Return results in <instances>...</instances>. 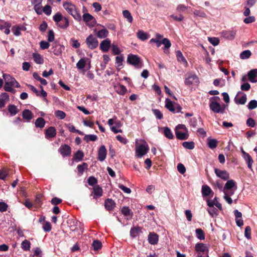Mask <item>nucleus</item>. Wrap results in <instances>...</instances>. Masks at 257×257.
Here are the masks:
<instances>
[{
    "mask_svg": "<svg viewBox=\"0 0 257 257\" xmlns=\"http://www.w3.org/2000/svg\"><path fill=\"white\" fill-rule=\"evenodd\" d=\"M165 106L173 113H178L181 110V107L179 105H174L172 101L169 98H166L165 100Z\"/></svg>",
    "mask_w": 257,
    "mask_h": 257,
    "instance_id": "7",
    "label": "nucleus"
},
{
    "mask_svg": "<svg viewBox=\"0 0 257 257\" xmlns=\"http://www.w3.org/2000/svg\"><path fill=\"white\" fill-rule=\"evenodd\" d=\"M176 57L177 60L179 62L182 63L183 64L185 65L187 64V62L186 59L183 56L182 52L178 50L176 51Z\"/></svg>",
    "mask_w": 257,
    "mask_h": 257,
    "instance_id": "35",
    "label": "nucleus"
},
{
    "mask_svg": "<svg viewBox=\"0 0 257 257\" xmlns=\"http://www.w3.org/2000/svg\"><path fill=\"white\" fill-rule=\"evenodd\" d=\"M114 88L116 92L120 95H123L126 91V87L122 85H117Z\"/></svg>",
    "mask_w": 257,
    "mask_h": 257,
    "instance_id": "36",
    "label": "nucleus"
},
{
    "mask_svg": "<svg viewBox=\"0 0 257 257\" xmlns=\"http://www.w3.org/2000/svg\"><path fill=\"white\" fill-rule=\"evenodd\" d=\"M9 100V95L7 93H2L0 95V108L5 106L7 101Z\"/></svg>",
    "mask_w": 257,
    "mask_h": 257,
    "instance_id": "24",
    "label": "nucleus"
},
{
    "mask_svg": "<svg viewBox=\"0 0 257 257\" xmlns=\"http://www.w3.org/2000/svg\"><path fill=\"white\" fill-rule=\"evenodd\" d=\"M163 44L165 46L164 48V53L168 54L169 53V50H168L171 46V43L170 41V40L167 38H164L163 39L162 41H161V44Z\"/></svg>",
    "mask_w": 257,
    "mask_h": 257,
    "instance_id": "28",
    "label": "nucleus"
},
{
    "mask_svg": "<svg viewBox=\"0 0 257 257\" xmlns=\"http://www.w3.org/2000/svg\"><path fill=\"white\" fill-rule=\"evenodd\" d=\"M84 157L83 153L81 151H78L75 154L74 156V159L75 160H77L78 161H80L82 160L83 158Z\"/></svg>",
    "mask_w": 257,
    "mask_h": 257,
    "instance_id": "52",
    "label": "nucleus"
},
{
    "mask_svg": "<svg viewBox=\"0 0 257 257\" xmlns=\"http://www.w3.org/2000/svg\"><path fill=\"white\" fill-rule=\"evenodd\" d=\"M115 205V202L111 199H107L105 201V207L107 210H112L114 208Z\"/></svg>",
    "mask_w": 257,
    "mask_h": 257,
    "instance_id": "29",
    "label": "nucleus"
},
{
    "mask_svg": "<svg viewBox=\"0 0 257 257\" xmlns=\"http://www.w3.org/2000/svg\"><path fill=\"white\" fill-rule=\"evenodd\" d=\"M201 192L202 196L205 197L209 196L212 191L209 186L204 185L202 186Z\"/></svg>",
    "mask_w": 257,
    "mask_h": 257,
    "instance_id": "32",
    "label": "nucleus"
},
{
    "mask_svg": "<svg viewBox=\"0 0 257 257\" xmlns=\"http://www.w3.org/2000/svg\"><path fill=\"white\" fill-rule=\"evenodd\" d=\"M53 20L56 23V25L61 29H66L69 25L68 19L66 17H64L60 13H57L53 16Z\"/></svg>",
    "mask_w": 257,
    "mask_h": 257,
    "instance_id": "5",
    "label": "nucleus"
},
{
    "mask_svg": "<svg viewBox=\"0 0 257 257\" xmlns=\"http://www.w3.org/2000/svg\"><path fill=\"white\" fill-rule=\"evenodd\" d=\"M56 135V130L53 126L48 127L45 132V137L47 139L54 138Z\"/></svg>",
    "mask_w": 257,
    "mask_h": 257,
    "instance_id": "22",
    "label": "nucleus"
},
{
    "mask_svg": "<svg viewBox=\"0 0 257 257\" xmlns=\"http://www.w3.org/2000/svg\"><path fill=\"white\" fill-rule=\"evenodd\" d=\"M112 52L114 55H118L120 53V50L118 46L114 43L111 45Z\"/></svg>",
    "mask_w": 257,
    "mask_h": 257,
    "instance_id": "48",
    "label": "nucleus"
},
{
    "mask_svg": "<svg viewBox=\"0 0 257 257\" xmlns=\"http://www.w3.org/2000/svg\"><path fill=\"white\" fill-rule=\"evenodd\" d=\"M137 37L139 39L142 41H145L148 38L147 34L143 31H139L137 33Z\"/></svg>",
    "mask_w": 257,
    "mask_h": 257,
    "instance_id": "45",
    "label": "nucleus"
},
{
    "mask_svg": "<svg viewBox=\"0 0 257 257\" xmlns=\"http://www.w3.org/2000/svg\"><path fill=\"white\" fill-rule=\"evenodd\" d=\"M92 247L95 250L100 249L101 247V243L98 240H94L92 243Z\"/></svg>",
    "mask_w": 257,
    "mask_h": 257,
    "instance_id": "58",
    "label": "nucleus"
},
{
    "mask_svg": "<svg viewBox=\"0 0 257 257\" xmlns=\"http://www.w3.org/2000/svg\"><path fill=\"white\" fill-rule=\"evenodd\" d=\"M249 81L251 83L257 82V69H252L247 73Z\"/></svg>",
    "mask_w": 257,
    "mask_h": 257,
    "instance_id": "20",
    "label": "nucleus"
},
{
    "mask_svg": "<svg viewBox=\"0 0 257 257\" xmlns=\"http://www.w3.org/2000/svg\"><path fill=\"white\" fill-rule=\"evenodd\" d=\"M97 139V137L95 135H86L84 137V140L87 142L89 141H95Z\"/></svg>",
    "mask_w": 257,
    "mask_h": 257,
    "instance_id": "43",
    "label": "nucleus"
},
{
    "mask_svg": "<svg viewBox=\"0 0 257 257\" xmlns=\"http://www.w3.org/2000/svg\"><path fill=\"white\" fill-rule=\"evenodd\" d=\"M30 245L31 243L30 241L26 239L24 240L21 244L22 248H23V250L26 251L30 250Z\"/></svg>",
    "mask_w": 257,
    "mask_h": 257,
    "instance_id": "50",
    "label": "nucleus"
},
{
    "mask_svg": "<svg viewBox=\"0 0 257 257\" xmlns=\"http://www.w3.org/2000/svg\"><path fill=\"white\" fill-rule=\"evenodd\" d=\"M55 115L57 118H58L60 119H64L66 116L65 113L64 111H61V110L55 111Z\"/></svg>",
    "mask_w": 257,
    "mask_h": 257,
    "instance_id": "54",
    "label": "nucleus"
},
{
    "mask_svg": "<svg viewBox=\"0 0 257 257\" xmlns=\"http://www.w3.org/2000/svg\"><path fill=\"white\" fill-rule=\"evenodd\" d=\"M3 77L5 81L4 85L5 90L7 92H11L14 93L15 92V90L13 88V87L15 86L17 88L19 87L20 85L19 83L14 77H12L9 74H3Z\"/></svg>",
    "mask_w": 257,
    "mask_h": 257,
    "instance_id": "2",
    "label": "nucleus"
},
{
    "mask_svg": "<svg viewBox=\"0 0 257 257\" xmlns=\"http://www.w3.org/2000/svg\"><path fill=\"white\" fill-rule=\"evenodd\" d=\"M199 83V79L194 74L190 75L185 80V84L190 86L192 84L197 85Z\"/></svg>",
    "mask_w": 257,
    "mask_h": 257,
    "instance_id": "13",
    "label": "nucleus"
},
{
    "mask_svg": "<svg viewBox=\"0 0 257 257\" xmlns=\"http://www.w3.org/2000/svg\"><path fill=\"white\" fill-rule=\"evenodd\" d=\"M34 9L38 15H41L43 13V9L41 5H35V6H34Z\"/></svg>",
    "mask_w": 257,
    "mask_h": 257,
    "instance_id": "59",
    "label": "nucleus"
},
{
    "mask_svg": "<svg viewBox=\"0 0 257 257\" xmlns=\"http://www.w3.org/2000/svg\"><path fill=\"white\" fill-rule=\"evenodd\" d=\"M251 53L250 50H245L242 52L240 54V58L241 59H246L251 56Z\"/></svg>",
    "mask_w": 257,
    "mask_h": 257,
    "instance_id": "44",
    "label": "nucleus"
},
{
    "mask_svg": "<svg viewBox=\"0 0 257 257\" xmlns=\"http://www.w3.org/2000/svg\"><path fill=\"white\" fill-rule=\"evenodd\" d=\"M237 31L234 29L224 31L221 32V36L228 40H233L236 36Z\"/></svg>",
    "mask_w": 257,
    "mask_h": 257,
    "instance_id": "11",
    "label": "nucleus"
},
{
    "mask_svg": "<svg viewBox=\"0 0 257 257\" xmlns=\"http://www.w3.org/2000/svg\"><path fill=\"white\" fill-rule=\"evenodd\" d=\"M93 193L94 196L95 197H100L102 195V189L99 187H95L93 189Z\"/></svg>",
    "mask_w": 257,
    "mask_h": 257,
    "instance_id": "53",
    "label": "nucleus"
},
{
    "mask_svg": "<svg viewBox=\"0 0 257 257\" xmlns=\"http://www.w3.org/2000/svg\"><path fill=\"white\" fill-rule=\"evenodd\" d=\"M208 41L214 46L218 45L219 43V39L215 37L208 38Z\"/></svg>",
    "mask_w": 257,
    "mask_h": 257,
    "instance_id": "60",
    "label": "nucleus"
},
{
    "mask_svg": "<svg viewBox=\"0 0 257 257\" xmlns=\"http://www.w3.org/2000/svg\"><path fill=\"white\" fill-rule=\"evenodd\" d=\"M175 134L177 138L181 140H187L189 137L188 131L184 124H178L176 126Z\"/></svg>",
    "mask_w": 257,
    "mask_h": 257,
    "instance_id": "6",
    "label": "nucleus"
},
{
    "mask_svg": "<svg viewBox=\"0 0 257 257\" xmlns=\"http://www.w3.org/2000/svg\"><path fill=\"white\" fill-rule=\"evenodd\" d=\"M87 164L85 163H83L82 164L79 165L77 166L78 171L80 173L82 174L84 170L87 169Z\"/></svg>",
    "mask_w": 257,
    "mask_h": 257,
    "instance_id": "57",
    "label": "nucleus"
},
{
    "mask_svg": "<svg viewBox=\"0 0 257 257\" xmlns=\"http://www.w3.org/2000/svg\"><path fill=\"white\" fill-rule=\"evenodd\" d=\"M148 241L151 244H156L158 241V236L155 233H150L148 235Z\"/></svg>",
    "mask_w": 257,
    "mask_h": 257,
    "instance_id": "25",
    "label": "nucleus"
},
{
    "mask_svg": "<svg viewBox=\"0 0 257 257\" xmlns=\"http://www.w3.org/2000/svg\"><path fill=\"white\" fill-rule=\"evenodd\" d=\"M141 231V228L139 227H135L131 228L130 235L133 237H137Z\"/></svg>",
    "mask_w": 257,
    "mask_h": 257,
    "instance_id": "37",
    "label": "nucleus"
},
{
    "mask_svg": "<svg viewBox=\"0 0 257 257\" xmlns=\"http://www.w3.org/2000/svg\"><path fill=\"white\" fill-rule=\"evenodd\" d=\"M87 59L85 58H81L76 64V67L78 69H82L84 68Z\"/></svg>",
    "mask_w": 257,
    "mask_h": 257,
    "instance_id": "38",
    "label": "nucleus"
},
{
    "mask_svg": "<svg viewBox=\"0 0 257 257\" xmlns=\"http://www.w3.org/2000/svg\"><path fill=\"white\" fill-rule=\"evenodd\" d=\"M257 107V101L255 100H251L247 105L249 109H253Z\"/></svg>",
    "mask_w": 257,
    "mask_h": 257,
    "instance_id": "56",
    "label": "nucleus"
},
{
    "mask_svg": "<svg viewBox=\"0 0 257 257\" xmlns=\"http://www.w3.org/2000/svg\"><path fill=\"white\" fill-rule=\"evenodd\" d=\"M64 48L62 45L59 44H55L52 48V52L54 55L58 56L60 55Z\"/></svg>",
    "mask_w": 257,
    "mask_h": 257,
    "instance_id": "26",
    "label": "nucleus"
},
{
    "mask_svg": "<svg viewBox=\"0 0 257 257\" xmlns=\"http://www.w3.org/2000/svg\"><path fill=\"white\" fill-rule=\"evenodd\" d=\"M255 21V18L254 16H249L243 20V22L245 24H248L252 23Z\"/></svg>",
    "mask_w": 257,
    "mask_h": 257,
    "instance_id": "62",
    "label": "nucleus"
},
{
    "mask_svg": "<svg viewBox=\"0 0 257 257\" xmlns=\"http://www.w3.org/2000/svg\"><path fill=\"white\" fill-rule=\"evenodd\" d=\"M111 41L108 39H105L100 44V49L103 52H107L111 46Z\"/></svg>",
    "mask_w": 257,
    "mask_h": 257,
    "instance_id": "16",
    "label": "nucleus"
},
{
    "mask_svg": "<svg viewBox=\"0 0 257 257\" xmlns=\"http://www.w3.org/2000/svg\"><path fill=\"white\" fill-rule=\"evenodd\" d=\"M59 152L63 157H65L70 156L71 151V148L69 146L64 145L61 146L59 149Z\"/></svg>",
    "mask_w": 257,
    "mask_h": 257,
    "instance_id": "21",
    "label": "nucleus"
},
{
    "mask_svg": "<svg viewBox=\"0 0 257 257\" xmlns=\"http://www.w3.org/2000/svg\"><path fill=\"white\" fill-rule=\"evenodd\" d=\"M33 57L35 63L39 64H42L44 62V60L42 56L37 53L33 54Z\"/></svg>",
    "mask_w": 257,
    "mask_h": 257,
    "instance_id": "34",
    "label": "nucleus"
},
{
    "mask_svg": "<svg viewBox=\"0 0 257 257\" xmlns=\"http://www.w3.org/2000/svg\"><path fill=\"white\" fill-rule=\"evenodd\" d=\"M12 31L14 35L16 36H19L21 35V30L19 26L15 25L12 28Z\"/></svg>",
    "mask_w": 257,
    "mask_h": 257,
    "instance_id": "51",
    "label": "nucleus"
},
{
    "mask_svg": "<svg viewBox=\"0 0 257 257\" xmlns=\"http://www.w3.org/2000/svg\"><path fill=\"white\" fill-rule=\"evenodd\" d=\"M237 186L235 182L233 180H229L226 183L223 190L236 189Z\"/></svg>",
    "mask_w": 257,
    "mask_h": 257,
    "instance_id": "23",
    "label": "nucleus"
},
{
    "mask_svg": "<svg viewBox=\"0 0 257 257\" xmlns=\"http://www.w3.org/2000/svg\"><path fill=\"white\" fill-rule=\"evenodd\" d=\"M220 100L218 97H212L211 98L209 107L210 109L215 113H223L225 110V105L222 104L221 105L217 102Z\"/></svg>",
    "mask_w": 257,
    "mask_h": 257,
    "instance_id": "3",
    "label": "nucleus"
},
{
    "mask_svg": "<svg viewBox=\"0 0 257 257\" xmlns=\"http://www.w3.org/2000/svg\"><path fill=\"white\" fill-rule=\"evenodd\" d=\"M128 63L134 65L137 68H141L142 63L139 57L135 55H129L127 59Z\"/></svg>",
    "mask_w": 257,
    "mask_h": 257,
    "instance_id": "8",
    "label": "nucleus"
},
{
    "mask_svg": "<svg viewBox=\"0 0 257 257\" xmlns=\"http://www.w3.org/2000/svg\"><path fill=\"white\" fill-rule=\"evenodd\" d=\"M236 190V189L223 190L224 199L229 204L232 203V200L230 198V196L234 194V191Z\"/></svg>",
    "mask_w": 257,
    "mask_h": 257,
    "instance_id": "15",
    "label": "nucleus"
},
{
    "mask_svg": "<svg viewBox=\"0 0 257 257\" xmlns=\"http://www.w3.org/2000/svg\"><path fill=\"white\" fill-rule=\"evenodd\" d=\"M242 153L244 155V159H245L246 163L247 164L248 167L251 169L252 164L253 162V160L248 154L245 153L243 151H242Z\"/></svg>",
    "mask_w": 257,
    "mask_h": 257,
    "instance_id": "31",
    "label": "nucleus"
},
{
    "mask_svg": "<svg viewBox=\"0 0 257 257\" xmlns=\"http://www.w3.org/2000/svg\"><path fill=\"white\" fill-rule=\"evenodd\" d=\"M35 123L37 127L42 128L45 125V121L43 118L39 117L36 119Z\"/></svg>",
    "mask_w": 257,
    "mask_h": 257,
    "instance_id": "39",
    "label": "nucleus"
},
{
    "mask_svg": "<svg viewBox=\"0 0 257 257\" xmlns=\"http://www.w3.org/2000/svg\"><path fill=\"white\" fill-rule=\"evenodd\" d=\"M234 101L236 104H244L246 101V96L243 94L239 96L238 94L235 97Z\"/></svg>",
    "mask_w": 257,
    "mask_h": 257,
    "instance_id": "30",
    "label": "nucleus"
},
{
    "mask_svg": "<svg viewBox=\"0 0 257 257\" xmlns=\"http://www.w3.org/2000/svg\"><path fill=\"white\" fill-rule=\"evenodd\" d=\"M196 236L200 240L205 239V235L203 231L200 228H197L195 230Z\"/></svg>",
    "mask_w": 257,
    "mask_h": 257,
    "instance_id": "42",
    "label": "nucleus"
},
{
    "mask_svg": "<svg viewBox=\"0 0 257 257\" xmlns=\"http://www.w3.org/2000/svg\"><path fill=\"white\" fill-rule=\"evenodd\" d=\"M87 47L90 49H94L97 47L98 41L96 38L92 35H90L86 39Z\"/></svg>",
    "mask_w": 257,
    "mask_h": 257,
    "instance_id": "9",
    "label": "nucleus"
},
{
    "mask_svg": "<svg viewBox=\"0 0 257 257\" xmlns=\"http://www.w3.org/2000/svg\"><path fill=\"white\" fill-rule=\"evenodd\" d=\"M149 148L147 143L144 140H136V156L138 158H142L147 154Z\"/></svg>",
    "mask_w": 257,
    "mask_h": 257,
    "instance_id": "1",
    "label": "nucleus"
},
{
    "mask_svg": "<svg viewBox=\"0 0 257 257\" xmlns=\"http://www.w3.org/2000/svg\"><path fill=\"white\" fill-rule=\"evenodd\" d=\"M234 214L235 217V222L238 227H241L243 225V221L242 218V213L238 210L234 211Z\"/></svg>",
    "mask_w": 257,
    "mask_h": 257,
    "instance_id": "19",
    "label": "nucleus"
},
{
    "mask_svg": "<svg viewBox=\"0 0 257 257\" xmlns=\"http://www.w3.org/2000/svg\"><path fill=\"white\" fill-rule=\"evenodd\" d=\"M123 17L127 20L130 23H132L133 20V17L132 16L130 12L127 10H124L122 12Z\"/></svg>",
    "mask_w": 257,
    "mask_h": 257,
    "instance_id": "47",
    "label": "nucleus"
},
{
    "mask_svg": "<svg viewBox=\"0 0 257 257\" xmlns=\"http://www.w3.org/2000/svg\"><path fill=\"white\" fill-rule=\"evenodd\" d=\"M164 134L165 136L169 139H172L174 137V136L172 134V131L168 127H164Z\"/></svg>",
    "mask_w": 257,
    "mask_h": 257,
    "instance_id": "40",
    "label": "nucleus"
},
{
    "mask_svg": "<svg viewBox=\"0 0 257 257\" xmlns=\"http://www.w3.org/2000/svg\"><path fill=\"white\" fill-rule=\"evenodd\" d=\"M63 7L76 20L78 21L81 20V16L74 5L66 2L63 4Z\"/></svg>",
    "mask_w": 257,
    "mask_h": 257,
    "instance_id": "4",
    "label": "nucleus"
},
{
    "mask_svg": "<svg viewBox=\"0 0 257 257\" xmlns=\"http://www.w3.org/2000/svg\"><path fill=\"white\" fill-rule=\"evenodd\" d=\"M208 212L209 214L213 217H216L217 215L218 210L214 207L209 208L208 209Z\"/></svg>",
    "mask_w": 257,
    "mask_h": 257,
    "instance_id": "55",
    "label": "nucleus"
},
{
    "mask_svg": "<svg viewBox=\"0 0 257 257\" xmlns=\"http://www.w3.org/2000/svg\"><path fill=\"white\" fill-rule=\"evenodd\" d=\"M182 146L185 149L192 150L194 148V143L193 142H184L182 144Z\"/></svg>",
    "mask_w": 257,
    "mask_h": 257,
    "instance_id": "46",
    "label": "nucleus"
},
{
    "mask_svg": "<svg viewBox=\"0 0 257 257\" xmlns=\"http://www.w3.org/2000/svg\"><path fill=\"white\" fill-rule=\"evenodd\" d=\"M217 141L216 139L211 138L207 139V146L210 149H215L217 146Z\"/></svg>",
    "mask_w": 257,
    "mask_h": 257,
    "instance_id": "33",
    "label": "nucleus"
},
{
    "mask_svg": "<svg viewBox=\"0 0 257 257\" xmlns=\"http://www.w3.org/2000/svg\"><path fill=\"white\" fill-rule=\"evenodd\" d=\"M22 116L27 121L29 122L33 118V114L29 109H25L22 112Z\"/></svg>",
    "mask_w": 257,
    "mask_h": 257,
    "instance_id": "27",
    "label": "nucleus"
},
{
    "mask_svg": "<svg viewBox=\"0 0 257 257\" xmlns=\"http://www.w3.org/2000/svg\"><path fill=\"white\" fill-rule=\"evenodd\" d=\"M214 172L218 177L224 180H227L229 178V173L225 170L215 168L214 169Z\"/></svg>",
    "mask_w": 257,
    "mask_h": 257,
    "instance_id": "14",
    "label": "nucleus"
},
{
    "mask_svg": "<svg viewBox=\"0 0 257 257\" xmlns=\"http://www.w3.org/2000/svg\"><path fill=\"white\" fill-rule=\"evenodd\" d=\"M107 151L104 145L101 146L98 150V159L101 161H103L106 156Z\"/></svg>",
    "mask_w": 257,
    "mask_h": 257,
    "instance_id": "18",
    "label": "nucleus"
},
{
    "mask_svg": "<svg viewBox=\"0 0 257 257\" xmlns=\"http://www.w3.org/2000/svg\"><path fill=\"white\" fill-rule=\"evenodd\" d=\"M82 18L86 25L89 27H93L96 24V21L95 19L89 13L84 14Z\"/></svg>",
    "mask_w": 257,
    "mask_h": 257,
    "instance_id": "10",
    "label": "nucleus"
},
{
    "mask_svg": "<svg viewBox=\"0 0 257 257\" xmlns=\"http://www.w3.org/2000/svg\"><path fill=\"white\" fill-rule=\"evenodd\" d=\"M152 111L158 119H161L163 118V114L159 109H153Z\"/></svg>",
    "mask_w": 257,
    "mask_h": 257,
    "instance_id": "64",
    "label": "nucleus"
},
{
    "mask_svg": "<svg viewBox=\"0 0 257 257\" xmlns=\"http://www.w3.org/2000/svg\"><path fill=\"white\" fill-rule=\"evenodd\" d=\"M195 248L198 254H201V253L207 254L208 253V247L207 244L198 243L195 245Z\"/></svg>",
    "mask_w": 257,
    "mask_h": 257,
    "instance_id": "12",
    "label": "nucleus"
},
{
    "mask_svg": "<svg viewBox=\"0 0 257 257\" xmlns=\"http://www.w3.org/2000/svg\"><path fill=\"white\" fill-rule=\"evenodd\" d=\"M194 15L196 16L205 18L206 17V14L201 10H196L194 12Z\"/></svg>",
    "mask_w": 257,
    "mask_h": 257,
    "instance_id": "63",
    "label": "nucleus"
},
{
    "mask_svg": "<svg viewBox=\"0 0 257 257\" xmlns=\"http://www.w3.org/2000/svg\"><path fill=\"white\" fill-rule=\"evenodd\" d=\"M103 27V29L97 31L96 29L94 30V32L96 36L100 39H104L106 38L108 35V30L104 28L103 26H100Z\"/></svg>",
    "mask_w": 257,
    "mask_h": 257,
    "instance_id": "17",
    "label": "nucleus"
},
{
    "mask_svg": "<svg viewBox=\"0 0 257 257\" xmlns=\"http://www.w3.org/2000/svg\"><path fill=\"white\" fill-rule=\"evenodd\" d=\"M244 236L247 239H250L251 238V228L250 226H247L245 228Z\"/></svg>",
    "mask_w": 257,
    "mask_h": 257,
    "instance_id": "61",
    "label": "nucleus"
},
{
    "mask_svg": "<svg viewBox=\"0 0 257 257\" xmlns=\"http://www.w3.org/2000/svg\"><path fill=\"white\" fill-rule=\"evenodd\" d=\"M123 57L122 56H116L115 57L116 67L118 70L121 69L122 65Z\"/></svg>",
    "mask_w": 257,
    "mask_h": 257,
    "instance_id": "41",
    "label": "nucleus"
},
{
    "mask_svg": "<svg viewBox=\"0 0 257 257\" xmlns=\"http://www.w3.org/2000/svg\"><path fill=\"white\" fill-rule=\"evenodd\" d=\"M8 110L12 115H16L18 112L17 107L14 105H10Z\"/></svg>",
    "mask_w": 257,
    "mask_h": 257,
    "instance_id": "49",
    "label": "nucleus"
}]
</instances>
